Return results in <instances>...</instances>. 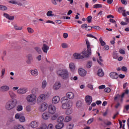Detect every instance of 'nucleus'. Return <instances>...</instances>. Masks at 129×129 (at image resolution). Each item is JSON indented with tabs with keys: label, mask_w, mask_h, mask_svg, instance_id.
Returning a JSON list of instances; mask_svg holds the SVG:
<instances>
[{
	"label": "nucleus",
	"mask_w": 129,
	"mask_h": 129,
	"mask_svg": "<svg viewBox=\"0 0 129 129\" xmlns=\"http://www.w3.org/2000/svg\"><path fill=\"white\" fill-rule=\"evenodd\" d=\"M16 105H17L16 100H10L6 103L5 108L7 110H12L16 107Z\"/></svg>",
	"instance_id": "4"
},
{
	"label": "nucleus",
	"mask_w": 129,
	"mask_h": 129,
	"mask_svg": "<svg viewBox=\"0 0 129 129\" xmlns=\"http://www.w3.org/2000/svg\"><path fill=\"white\" fill-rule=\"evenodd\" d=\"M87 37H89V38H94V39H95V40H97V38L96 37L92 35V34H87Z\"/></svg>",
	"instance_id": "53"
},
{
	"label": "nucleus",
	"mask_w": 129,
	"mask_h": 129,
	"mask_svg": "<svg viewBox=\"0 0 129 129\" xmlns=\"http://www.w3.org/2000/svg\"><path fill=\"white\" fill-rule=\"evenodd\" d=\"M85 101L88 105H90V104H91V102H92V97L88 95L86 96L85 97Z\"/></svg>",
	"instance_id": "9"
},
{
	"label": "nucleus",
	"mask_w": 129,
	"mask_h": 129,
	"mask_svg": "<svg viewBox=\"0 0 129 129\" xmlns=\"http://www.w3.org/2000/svg\"><path fill=\"white\" fill-rule=\"evenodd\" d=\"M46 86H47V82L46 81H43L42 82L41 87L42 89H45L46 88Z\"/></svg>",
	"instance_id": "38"
},
{
	"label": "nucleus",
	"mask_w": 129,
	"mask_h": 129,
	"mask_svg": "<svg viewBox=\"0 0 129 129\" xmlns=\"http://www.w3.org/2000/svg\"><path fill=\"white\" fill-rule=\"evenodd\" d=\"M60 101V97L58 96H55L52 98V103L57 104Z\"/></svg>",
	"instance_id": "18"
},
{
	"label": "nucleus",
	"mask_w": 129,
	"mask_h": 129,
	"mask_svg": "<svg viewBox=\"0 0 129 129\" xmlns=\"http://www.w3.org/2000/svg\"><path fill=\"white\" fill-rule=\"evenodd\" d=\"M26 110L27 111H28V112L31 111V106L28 105L26 107Z\"/></svg>",
	"instance_id": "59"
},
{
	"label": "nucleus",
	"mask_w": 129,
	"mask_h": 129,
	"mask_svg": "<svg viewBox=\"0 0 129 129\" xmlns=\"http://www.w3.org/2000/svg\"><path fill=\"white\" fill-rule=\"evenodd\" d=\"M86 44L87 45V50L82 52V54L84 55L86 58H88L91 55V45L88 39H86Z\"/></svg>",
	"instance_id": "3"
},
{
	"label": "nucleus",
	"mask_w": 129,
	"mask_h": 129,
	"mask_svg": "<svg viewBox=\"0 0 129 129\" xmlns=\"http://www.w3.org/2000/svg\"><path fill=\"white\" fill-rule=\"evenodd\" d=\"M87 68H91V67L92 66V61H89L87 63Z\"/></svg>",
	"instance_id": "46"
},
{
	"label": "nucleus",
	"mask_w": 129,
	"mask_h": 129,
	"mask_svg": "<svg viewBox=\"0 0 129 129\" xmlns=\"http://www.w3.org/2000/svg\"><path fill=\"white\" fill-rule=\"evenodd\" d=\"M34 49L39 54H42V50L41 49V48H40V47L36 46L34 47Z\"/></svg>",
	"instance_id": "31"
},
{
	"label": "nucleus",
	"mask_w": 129,
	"mask_h": 129,
	"mask_svg": "<svg viewBox=\"0 0 129 129\" xmlns=\"http://www.w3.org/2000/svg\"><path fill=\"white\" fill-rule=\"evenodd\" d=\"M60 101L62 103L61 107L62 109H70L72 107V105H73L72 101L70 100L67 97H62Z\"/></svg>",
	"instance_id": "1"
},
{
	"label": "nucleus",
	"mask_w": 129,
	"mask_h": 129,
	"mask_svg": "<svg viewBox=\"0 0 129 129\" xmlns=\"http://www.w3.org/2000/svg\"><path fill=\"white\" fill-rule=\"evenodd\" d=\"M4 17H5L6 19H8V20H10V21H13L14 19H15V17L14 16H11L10 15L7 14V13H4L3 14Z\"/></svg>",
	"instance_id": "22"
},
{
	"label": "nucleus",
	"mask_w": 129,
	"mask_h": 129,
	"mask_svg": "<svg viewBox=\"0 0 129 129\" xmlns=\"http://www.w3.org/2000/svg\"><path fill=\"white\" fill-rule=\"evenodd\" d=\"M110 77L112 79H117L118 78V74L115 72H111L109 74Z\"/></svg>",
	"instance_id": "13"
},
{
	"label": "nucleus",
	"mask_w": 129,
	"mask_h": 129,
	"mask_svg": "<svg viewBox=\"0 0 129 129\" xmlns=\"http://www.w3.org/2000/svg\"><path fill=\"white\" fill-rule=\"evenodd\" d=\"M121 3L122 5H127V1L125 0H121Z\"/></svg>",
	"instance_id": "62"
},
{
	"label": "nucleus",
	"mask_w": 129,
	"mask_h": 129,
	"mask_svg": "<svg viewBox=\"0 0 129 129\" xmlns=\"http://www.w3.org/2000/svg\"><path fill=\"white\" fill-rule=\"evenodd\" d=\"M53 128V124H49L47 126V129H52Z\"/></svg>",
	"instance_id": "64"
},
{
	"label": "nucleus",
	"mask_w": 129,
	"mask_h": 129,
	"mask_svg": "<svg viewBox=\"0 0 129 129\" xmlns=\"http://www.w3.org/2000/svg\"><path fill=\"white\" fill-rule=\"evenodd\" d=\"M92 29H94L95 30H100V27L97 26H92Z\"/></svg>",
	"instance_id": "52"
},
{
	"label": "nucleus",
	"mask_w": 129,
	"mask_h": 129,
	"mask_svg": "<svg viewBox=\"0 0 129 129\" xmlns=\"http://www.w3.org/2000/svg\"><path fill=\"white\" fill-rule=\"evenodd\" d=\"M27 30L29 34H33L34 33V29H32L31 27H28Z\"/></svg>",
	"instance_id": "41"
},
{
	"label": "nucleus",
	"mask_w": 129,
	"mask_h": 129,
	"mask_svg": "<svg viewBox=\"0 0 129 129\" xmlns=\"http://www.w3.org/2000/svg\"><path fill=\"white\" fill-rule=\"evenodd\" d=\"M58 76L61 77L64 80L69 79V72L67 69H60L57 71Z\"/></svg>",
	"instance_id": "2"
},
{
	"label": "nucleus",
	"mask_w": 129,
	"mask_h": 129,
	"mask_svg": "<svg viewBox=\"0 0 129 129\" xmlns=\"http://www.w3.org/2000/svg\"><path fill=\"white\" fill-rule=\"evenodd\" d=\"M61 47L63 49H66V48H68V44H67V43H62L61 44Z\"/></svg>",
	"instance_id": "44"
},
{
	"label": "nucleus",
	"mask_w": 129,
	"mask_h": 129,
	"mask_svg": "<svg viewBox=\"0 0 129 129\" xmlns=\"http://www.w3.org/2000/svg\"><path fill=\"white\" fill-rule=\"evenodd\" d=\"M42 117L43 119L47 120L51 117V114L49 112L43 113Z\"/></svg>",
	"instance_id": "15"
},
{
	"label": "nucleus",
	"mask_w": 129,
	"mask_h": 129,
	"mask_svg": "<svg viewBox=\"0 0 129 129\" xmlns=\"http://www.w3.org/2000/svg\"><path fill=\"white\" fill-rule=\"evenodd\" d=\"M74 127V124H70L69 125V126H68V128L69 129H72V128H73Z\"/></svg>",
	"instance_id": "60"
},
{
	"label": "nucleus",
	"mask_w": 129,
	"mask_h": 129,
	"mask_svg": "<svg viewBox=\"0 0 129 129\" xmlns=\"http://www.w3.org/2000/svg\"><path fill=\"white\" fill-rule=\"evenodd\" d=\"M45 99L46 95L45 94H41L37 99V103L38 104L42 103V102H44Z\"/></svg>",
	"instance_id": "8"
},
{
	"label": "nucleus",
	"mask_w": 129,
	"mask_h": 129,
	"mask_svg": "<svg viewBox=\"0 0 129 129\" xmlns=\"http://www.w3.org/2000/svg\"><path fill=\"white\" fill-rule=\"evenodd\" d=\"M38 89L37 88H34L31 91L32 94H34V95H36L37 93H38Z\"/></svg>",
	"instance_id": "32"
},
{
	"label": "nucleus",
	"mask_w": 129,
	"mask_h": 129,
	"mask_svg": "<svg viewBox=\"0 0 129 129\" xmlns=\"http://www.w3.org/2000/svg\"><path fill=\"white\" fill-rule=\"evenodd\" d=\"M47 107H48V104H47L46 103H43L41 104V106L40 107L39 109L40 111L43 112L45 111L46 109H47Z\"/></svg>",
	"instance_id": "11"
},
{
	"label": "nucleus",
	"mask_w": 129,
	"mask_h": 129,
	"mask_svg": "<svg viewBox=\"0 0 129 129\" xmlns=\"http://www.w3.org/2000/svg\"><path fill=\"white\" fill-rule=\"evenodd\" d=\"M30 125L31 127L35 128V127H37V126H38V122L36 121H33L31 122Z\"/></svg>",
	"instance_id": "26"
},
{
	"label": "nucleus",
	"mask_w": 129,
	"mask_h": 129,
	"mask_svg": "<svg viewBox=\"0 0 129 129\" xmlns=\"http://www.w3.org/2000/svg\"><path fill=\"white\" fill-rule=\"evenodd\" d=\"M40 129H46L47 125L45 123L42 124V125L39 128Z\"/></svg>",
	"instance_id": "50"
},
{
	"label": "nucleus",
	"mask_w": 129,
	"mask_h": 129,
	"mask_svg": "<svg viewBox=\"0 0 129 129\" xmlns=\"http://www.w3.org/2000/svg\"><path fill=\"white\" fill-rule=\"evenodd\" d=\"M64 127V123H58L55 125L56 129H61Z\"/></svg>",
	"instance_id": "24"
},
{
	"label": "nucleus",
	"mask_w": 129,
	"mask_h": 129,
	"mask_svg": "<svg viewBox=\"0 0 129 129\" xmlns=\"http://www.w3.org/2000/svg\"><path fill=\"white\" fill-rule=\"evenodd\" d=\"M9 94L11 98H16V97L17 96V95H16V94H15V93H14V92L12 91H10L9 92Z\"/></svg>",
	"instance_id": "30"
},
{
	"label": "nucleus",
	"mask_w": 129,
	"mask_h": 129,
	"mask_svg": "<svg viewBox=\"0 0 129 129\" xmlns=\"http://www.w3.org/2000/svg\"><path fill=\"white\" fill-rule=\"evenodd\" d=\"M121 71L123 72H127V68L123 66L121 68Z\"/></svg>",
	"instance_id": "51"
},
{
	"label": "nucleus",
	"mask_w": 129,
	"mask_h": 129,
	"mask_svg": "<svg viewBox=\"0 0 129 129\" xmlns=\"http://www.w3.org/2000/svg\"><path fill=\"white\" fill-rule=\"evenodd\" d=\"M14 121V120H13V119H9L7 123V125H10V124H11V123H12V122Z\"/></svg>",
	"instance_id": "49"
},
{
	"label": "nucleus",
	"mask_w": 129,
	"mask_h": 129,
	"mask_svg": "<svg viewBox=\"0 0 129 129\" xmlns=\"http://www.w3.org/2000/svg\"><path fill=\"white\" fill-rule=\"evenodd\" d=\"M120 54H122V55H124L125 54V51L123 49H120L119 51Z\"/></svg>",
	"instance_id": "57"
},
{
	"label": "nucleus",
	"mask_w": 129,
	"mask_h": 129,
	"mask_svg": "<svg viewBox=\"0 0 129 129\" xmlns=\"http://www.w3.org/2000/svg\"><path fill=\"white\" fill-rule=\"evenodd\" d=\"M49 49H50V47H49L46 44H43L42 50L44 53H48V50H49Z\"/></svg>",
	"instance_id": "20"
},
{
	"label": "nucleus",
	"mask_w": 129,
	"mask_h": 129,
	"mask_svg": "<svg viewBox=\"0 0 129 129\" xmlns=\"http://www.w3.org/2000/svg\"><path fill=\"white\" fill-rule=\"evenodd\" d=\"M15 129H25V127L22 125H16L14 126Z\"/></svg>",
	"instance_id": "40"
},
{
	"label": "nucleus",
	"mask_w": 129,
	"mask_h": 129,
	"mask_svg": "<svg viewBox=\"0 0 129 129\" xmlns=\"http://www.w3.org/2000/svg\"><path fill=\"white\" fill-rule=\"evenodd\" d=\"M77 79H78V78L77 77V76H75L74 78L73 77H71V80H74L75 81L77 80Z\"/></svg>",
	"instance_id": "63"
},
{
	"label": "nucleus",
	"mask_w": 129,
	"mask_h": 129,
	"mask_svg": "<svg viewBox=\"0 0 129 129\" xmlns=\"http://www.w3.org/2000/svg\"><path fill=\"white\" fill-rule=\"evenodd\" d=\"M98 88L99 89H104V88H105V85H102L101 86H99Z\"/></svg>",
	"instance_id": "58"
},
{
	"label": "nucleus",
	"mask_w": 129,
	"mask_h": 129,
	"mask_svg": "<svg viewBox=\"0 0 129 129\" xmlns=\"http://www.w3.org/2000/svg\"><path fill=\"white\" fill-rule=\"evenodd\" d=\"M71 119H72V117L71 116H67L65 118L64 121H66V122H69V121H70Z\"/></svg>",
	"instance_id": "33"
},
{
	"label": "nucleus",
	"mask_w": 129,
	"mask_h": 129,
	"mask_svg": "<svg viewBox=\"0 0 129 129\" xmlns=\"http://www.w3.org/2000/svg\"><path fill=\"white\" fill-rule=\"evenodd\" d=\"M67 109V110L65 111V113L67 115H69V114H71V113H72V110L70 109V108Z\"/></svg>",
	"instance_id": "37"
},
{
	"label": "nucleus",
	"mask_w": 129,
	"mask_h": 129,
	"mask_svg": "<svg viewBox=\"0 0 129 129\" xmlns=\"http://www.w3.org/2000/svg\"><path fill=\"white\" fill-rule=\"evenodd\" d=\"M104 91L105 92L109 93V92H110V91H111V90L109 88H105Z\"/></svg>",
	"instance_id": "55"
},
{
	"label": "nucleus",
	"mask_w": 129,
	"mask_h": 129,
	"mask_svg": "<svg viewBox=\"0 0 129 129\" xmlns=\"http://www.w3.org/2000/svg\"><path fill=\"white\" fill-rule=\"evenodd\" d=\"M99 41L101 46H105V44H106L105 42L103 41V40L102 39V38L101 37L100 38Z\"/></svg>",
	"instance_id": "39"
},
{
	"label": "nucleus",
	"mask_w": 129,
	"mask_h": 129,
	"mask_svg": "<svg viewBox=\"0 0 129 129\" xmlns=\"http://www.w3.org/2000/svg\"><path fill=\"white\" fill-rule=\"evenodd\" d=\"M76 106L78 108L81 107L82 106V102L81 101H78L76 103Z\"/></svg>",
	"instance_id": "34"
},
{
	"label": "nucleus",
	"mask_w": 129,
	"mask_h": 129,
	"mask_svg": "<svg viewBox=\"0 0 129 129\" xmlns=\"http://www.w3.org/2000/svg\"><path fill=\"white\" fill-rule=\"evenodd\" d=\"M14 28L15 29V30H19V31L23 30V27H19L17 25L14 26Z\"/></svg>",
	"instance_id": "48"
},
{
	"label": "nucleus",
	"mask_w": 129,
	"mask_h": 129,
	"mask_svg": "<svg viewBox=\"0 0 129 129\" xmlns=\"http://www.w3.org/2000/svg\"><path fill=\"white\" fill-rule=\"evenodd\" d=\"M56 120L57 123H63V121L64 120V117L60 116L57 118Z\"/></svg>",
	"instance_id": "29"
},
{
	"label": "nucleus",
	"mask_w": 129,
	"mask_h": 129,
	"mask_svg": "<svg viewBox=\"0 0 129 129\" xmlns=\"http://www.w3.org/2000/svg\"><path fill=\"white\" fill-rule=\"evenodd\" d=\"M33 56L32 55V54H28L27 55V58L28 59V60H29V61H31V60H32V59L33 58Z\"/></svg>",
	"instance_id": "56"
},
{
	"label": "nucleus",
	"mask_w": 129,
	"mask_h": 129,
	"mask_svg": "<svg viewBox=\"0 0 129 129\" xmlns=\"http://www.w3.org/2000/svg\"><path fill=\"white\" fill-rule=\"evenodd\" d=\"M9 4H13V5H18V6H19L20 7H22L23 6V4L21 2H18L14 1H9Z\"/></svg>",
	"instance_id": "25"
},
{
	"label": "nucleus",
	"mask_w": 129,
	"mask_h": 129,
	"mask_svg": "<svg viewBox=\"0 0 129 129\" xmlns=\"http://www.w3.org/2000/svg\"><path fill=\"white\" fill-rule=\"evenodd\" d=\"M66 96L68 99H73L74 98V93L71 92H69L66 94Z\"/></svg>",
	"instance_id": "21"
},
{
	"label": "nucleus",
	"mask_w": 129,
	"mask_h": 129,
	"mask_svg": "<svg viewBox=\"0 0 129 129\" xmlns=\"http://www.w3.org/2000/svg\"><path fill=\"white\" fill-rule=\"evenodd\" d=\"M56 112V107L54 105H50L48 107V113L54 114Z\"/></svg>",
	"instance_id": "7"
},
{
	"label": "nucleus",
	"mask_w": 129,
	"mask_h": 129,
	"mask_svg": "<svg viewBox=\"0 0 129 129\" xmlns=\"http://www.w3.org/2000/svg\"><path fill=\"white\" fill-rule=\"evenodd\" d=\"M61 87V83L60 82H56L53 85V88L54 90H58Z\"/></svg>",
	"instance_id": "17"
},
{
	"label": "nucleus",
	"mask_w": 129,
	"mask_h": 129,
	"mask_svg": "<svg viewBox=\"0 0 129 129\" xmlns=\"http://www.w3.org/2000/svg\"><path fill=\"white\" fill-rule=\"evenodd\" d=\"M120 97V95L119 94H117L116 96H115L114 98V100H116L117 98H119Z\"/></svg>",
	"instance_id": "61"
},
{
	"label": "nucleus",
	"mask_w": 129,
	"mask_h": 129,
	"mask_svg": "<svg viewBox=\"0 0 129 129\" xmlns=\"http://www.w3.org/2000/svg\"><path fill=\"white\" fill-rule=\"evenodd\" d=\"M73 56L75 59H83V58L84 57L86 58V57H85V55H81L80 54L78 53H75L73 54Z\"/></svg>",
	"instance_id": "10"
},
{
	"label": "nucleus",
	"mask_w": 129,
	"mask_h": 129,
	"mask_svg": "<svg viewBox=\"0 0 129 129\" xmlns=\"http://www.w3.org/2000/svg\"><path fill=\"white\" fill-rule=\"evenodd\" d=\"M26 92H27V89L25 88H20L17 91L18 94H25Z\"/></svg>",
	"instance_id": "19"
},
{
	"label": "nucleus",
	"mask_w": 129,
	"mask_h": 129,
	"mask_svg": "<svg viewBox=\"0 0 129 129\" xmlns=\"http://www.w3.org/2000/svg\"><path fill=\"white\" fill-rule=\"evenodd\" d=\"M21 110H23V106L18 105V107H17V111H21Z\"/></svg>",
	"instance_id": "45"
},
{
	"label": "nucleus",
	"mask_w": 129,
	"mask_h": 129,
	"mask_svg": "<svg viewBox=\"0 0 129 129\" xmlns=\"http://www.w3.org/2000/svg\"><path fill=\"white\" fill-rule=\"evenodd\" d=\"M26 99L28 102H34L37 99V96L34 94H30L26 97Z\"/></svg>",
	"instance_id": "5"
},
{
	"label": "nucleus",
	"mask_w": 129,
	"mask_h": 129,
	"mask_svg": "<svg viewBox=\"0 0 129 129\" xmlns=\"http://www.w3.org/2000/svg\"><path fill=\"white\" fill-rule=\"evenodd\" d=\"M10 90V87L8 86H3L0 88V91L2 92H7Z\"/></svg>",
	"instance_id": "14"
},
{
	"label": "nucleus",
	"mask_w": 129,
	"mask_h": 129,
	"mask_svg": "<svg viewBox=\"0 0 129 129\" xmlns=\"http://www.w3.org/2000/svg\"><path fill=\"white\" fill-rule=\"evenodd\" d=\"M118 12L120 14H122V16L123 17H126V14L125 13V10H124V8L123 7H119L118 9Z\"/></svg>",
	"instance_id": "12"
},
{
	"label": "nucleus",
	"mask_w": 129,
	"mask_h": 129,
	"mask_svg": "<svg viewBox=\"0 0 129 129\" xmlns=\"http://www.w3.org/2000/svg\"><path fill=\"white\" fill-rule=\"evenodd\" d=\"M97 75L100 77H102V76H104V72H103V71H102V69H100L98 71Z\"/></svg>",
	"instance_id": "27"
},
{
	"label": "nucleus",
	"mask_w": 129,
	"mask_h": 129,
	"mask_svg": "<svg viewBox=\"0 0 129 129\" xmlns=\"http://www.w3.org/2000/svg\"><path fill=\"white\" fill-rule=\"evenodd\" d=\"M23 114L21 113H17L15 115V118L17 119H19L21 122H25L26 121V119L25 118V116H22Z\"/></svg>",
	"instance_id": "6"
},
{
	"label": "nucleus",
	"mask_w": 129,
	"mask_h": 129,
	"mask_svg": "<svg viewBox=\"0 0 129 129\" xmlns=\"http://www.w3.org/2000/svg\"><path fill=\"white\" fill-rule=\"evenodd\" d=\"M31 74L33 75V76H37L38 74H39V72H38V70L35 69L32 70L31 71Z\"/></svg>",
	"instance_id": "28"
},
{
	"label": "nucleus",
	"mask_w": 129,
	"mask_h": 129,
	"mask_svg": "<svg viewBox=\"0 0 129 129\" xmlns=\"http://www.w3.org/2000/svg\"><path fill=\"white\" fill-rule=\"evenodd\" d=\"M93 120H94V118H91L90 119H89L88 121H87V124H90V123H91L92 122H93Z\"/></svg>",
	"instance_id": "47"
},
{
	"label": "nucleus",
	"mask_w": 129,
	"mask_h": 129,
	"mask_svg": "<svg viewBox=\"0 0 129 129\" xmlns=\"http://www.w3.org/2000/svg\"><path fill=\"white\" fill-rule=\"evenodd\" d=\"M100 8H102V5L101 4H95L93 6L94 9H98Z\"/></svg>",
	"instance_id": "35"
},
{
	"label": "nucleus",
	"mask_w": 129,
	"mask_h": 129,
	"mask_svg": "<svg viewBox=\"0 0 129 129\" xmlns=\"http://www.w3.org/2000/svg\"><path fill=\"white\" fill-rule=\"evenodd\" d=\"M69 68L72 72H74V70H75V64L73 62H70L69 64Z\"/></svg>",
	"instance_id": "23"
},
{
	"label": "nucleus",
	"mask_w": 129,
	"mask_h": 129,
	"mask_svg": "<svg viewBox=\"0 0 129 129\" xmlns=\"http://www.w3.org/2000/svg\"><path fill=\"white\" fill-rule=\"evenodd\" d=\"M0 10L1 11H7L8 10V8L5 6L0 5Z\"/></svg>",
	"instance_id": "42"
},
{
	"label": "nucleus",
	"mask_w": 129,
	"mask_h": 129,
	"mask_svg": "<svg viewBox=\"0 0 129 129\" xmlns=\"http://www.w3.org/2000/svg\"><path fill=\"white\" fill-rule=\"evenodd\" d=\"M87 72L84 69L80 68L79 69V74L80 76H85Z\"/></svg>",
	"instance_id": "16"
},
{
	"label": "nucleus",
	"mask_w": 129,
	"mask_h": 129,
	"mask_svg": "<svg viewBox=\"0 0 129 129\" xmlns=\"http://www.w3.org/2000/svg\"><path fill=\"white\" fill-rule=\"evenodd\" d=\"M46 15L47 16V17H52V11H48L46 14Z\"/></svg>",
	"instance_id": "54"
},
{
	"label": "nucleus",
	"mask_w": 129,
	"mask_h": 129,
	"mask_svg": "<svg viewBox=\"0 0 129 129\" xmlns=\"http://www.w3.org/2000/svg\"><path fill=\"white\" fill-rule=\"evenodd\" d=\"M51 119L52 120H55V119H57V117H58V115L54 114V115H50Z\"/></svg>",
	"instance_id": "36"
},
{
	"label": "nucleus",
	"mask_w": 129,
	"mask_h": 129,
	"mask_svg": "<svg viewBox=\"0 0 129 129\" xmlns=\"http://www.w3.org/2000/svg\"><path fill=\"white\" fill-rule=\"evenodd\" d=\"M92 20V16H89V17H88L87 18V21L88 22V23H89L90 24V23H91V21Z\"/></svg>",
	"instance_id": "43"
}]
</instances>
